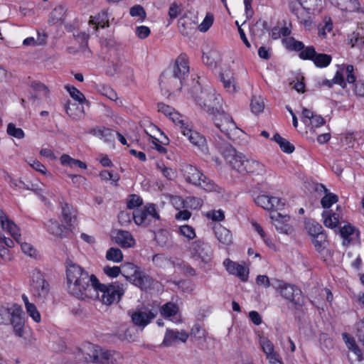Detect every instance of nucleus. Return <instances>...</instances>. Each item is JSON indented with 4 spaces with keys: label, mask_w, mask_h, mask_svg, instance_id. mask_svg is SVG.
Segmentation results:
<instances>
[{
    "label": "nucleus",
    "mask_w": 364,
    "mask_h": 364,
    "mask_svg": "<svg viewBox=\"0 0 364 364\" xmlns=\"http://www.w3.org/2000/svg\"><path fill=\"white\" fill-rule=\"evenodd\" d=\"M196 101L211 117L215 126L230 138V133L237 127L232 117L223 110L220 95L213 91L202 90Z\"/></svg>",
    "instance_id": "f257e3e1"
},
{
    "label": "nucleus",
    "mask_w": 364,
    "mask_h": 364,
    "mask_svg": "<svg viewBox=\"0 0 364 364\" xmlns=\"http://www.w3.org/2000/svg\"><path fill=\"white\" fill-rule=\"evenodd\" d=\"M65 264L69 293L78 299H84L88 296L87 291L94 288V277H97L94 274L89 275L82 267L70 259H67Z\"/></svg>",
    "instance_id": "f03ea898"
},
{
    "label": "nucleus",
    "mask_w": 364,
    "mask_h": 364,
    "mask_svg": "<svg viewBox=\"0 0 364 364\" xmlns=\"http://www.w3.org/2000/svg\"><path fill=\"white\" fill-rule=\"evenodd\" d=\"M219 152L223 156L226 161L237 172L262 175L265 173V168L259 161L246 159L245 156L239 153L228 143L215 142Z\"/></svg>",
    "instance_id": "7ed1b4c3"
},
{
    "label": "nucleus",
    "mask_w": 364,
    "mask_h": 364,
    "mask_svg": "<svg viewBox=\"0 0 364 364\" xmlns=\"http://www.w3.org/2000/svg\"><path fill=\"white\" fill-rule=\"evenodd\" d=\"M83 354L87 362L99 364H122V355L117 351L106 350L88 343L84 346Z\"/></svg>",
    "instance_id": "20e7f679"
},
{
    "label": "nucleus",
    "mask_w": 364,
    "mask_h": 364,
    "mask_svg": "<svg viewBox=\"0 0 364 364\" xmlns=\"http://www.w3.org/2000/svg\"><path fill=\"white\" fill-rule=\"evenodd\" d=\"M182 172L187 183L203 188L206 192L221 193L223 188L213 180L205 176L196 166L186 164L183 166Z\"/></svg>",
    "instance_id": "39448f33"
},
{
    "label": "nucleus",
    "mask_w": 364,
    "mask_h": 364,
    "mask_svg": "<svg viewBox=\"0 0 364 364\" xmlns=\"http://www.w3.org/2000/svg\"><path fill=\"white\" fill-rule=\"evenodd\" d=\"M97 292H100V299L104 304L111 305L118 303L125 292L124 284L119 282H114L109 284L100 282L97 277H94V288Z\"/></svg>",
    "instance_id": "423d86ee"
},
{
    "label": "nucleus",
    "mask_w": 364,
    "mask_h": 364,
    "mask_svg": "<svg viewBox=\"0 0 364 364\" xmlns=\"http://www.w3.org/2000/svg\"><path fill=\"white\" fill-rule=\"evenodd\" d=\"M272 287L279 291L280 295L289 301L295 309H299L304 305V298L302 291L296 286L276 280V284H273Z\"/></svg>",
    "instance_id": "0eeeda50"
},
{
    "label": "nucleus",
    "mask_w": 364,
    "mask_h": 364,
    "mask_svg": "<svg viewBox=\"0 0 364 364\" xmlns=\"http://www.w3.org/2000/svg\"><path fill=\"white\" fill-rule=\"evenodd\" d=\"M133 220L136 225L148 227L153 222L159 220L160 216L154 204H148L143 208L134 209L132 213Z\"/></svg>",
    "instance_id": "6e6552de"
},
{
    "label": "nucleus",
    "mask_w": 364,
    "mask_h": 364,
    "mask_svg": "<svg viewBox=\"0 0 364 364\" xmlns=\"http://www.w3.org/2000/svg\"><path fill=\"white\" fill-rule=\"evenodd\" d=\"M282 43L287 50L299 52V57L304 60L313 61L317 53L313 46H305L302 41H297L294 37L282 39Z\"/></svg>",
    "instance_id": "1a4fd4ad"
},
{
    "label": "nucleus",
    "mask_w": 364,
    "mask_h": 364,
    "mask_svg": "<svg viewBox=\"0 0 364 364\" xmlns=\"http://www.w3.org/2000/svg\"><path fill=\"white\" fill-rule=\"evenodd\" d=\"M188 251L192 258L201 259L205 264L209 263L213 256L210 245L202 239H198L191 242Z\"/></svg>",
    "instance_id": "9d476101"
},
{
    "label": "nucleus",
    "mask_w": 364,
    "mask_h": 364,
    "mask_svg": "<svg viewBox=\"0 0 364 364\" xmlns=\"http://www.w3.org/2000/svg\"><path fill=\"white\" fill-rule=\"evenodd\" d=\"M157 314L158 312L156 309L144 306L137 308L133 311L131 318L134 325L142 330L156 317Z\"/></svg>",
    "instance_id": "9b49d317"
},
{
    "label": "nucleus",
    "mask_w": 364,
    "mask_h": 364,
    "mask_svg": "<svg viewBox=\"0 0 364 364\" xmlns=\"http://www.w3.org/2000/svg\"><path fill=\"white\" fill-rule=\"evenodd\" d=\"M31 284L33 295L38 299H45L49 293V284L43 274L38 270H33L31 274Z\"/></svg>",
    "instance_id": "f8f14e48"
},
{
    "label": "nucleus",
    "mask_w": 364,
    "mask_h": 364,
    "mask_svg": "<svg viewBox=\"0 0 364 364\" xmlns=\"http://www.w3.org/2000/svg\"><path fill=\"white\" fill-rule=\"evenodd\" d=\"M185 124L180 126L181 133L185 136H187L188 141L194 146H197L198 149L205 151L208 149L206 139L204 136L199 132L194 131L191 127V123L187 119Z\"/></svg>",
    "instance_id": "ddd939ff"
},
{
    "label": "nucleus",
    "mask_w": 364,
    "mask_h": 364,
    "mask_svg": "<svg viewBox=\"0 0 364 364\" xmlns=\"http://www.w3.org/2000/svg\"><path fill=\"white\" fill-rule=\"evenodd\" d=\"M159 85L162 90L166 93H171L175 90H180L183 81L168 70H166L160 76Z\"/></svg>",
    "instance_id": "4468645a"
},
{
    "label": "nucleus",
    "mask_w": 364,
    "mask_h": 364,
    "mask_svg": "<svg viewBox=\"0 0 364 364\" xmlns=\"http://www.w3.org/2000/svg\"><path fill=\"white\" fill-rule=\"evenodd\" d=\"M255 203L265 210H282L285 205L284 200L267 195H260L255 198Z\"/></svg>",
    "instance_id": "2eb2a0df"
},
{
    "label": "nucleus",
    "mask_w": 364,
    "mask_h": 364,
    "mask_svg": "<svg viewBox=\"0 0 364 364\" xmlns=\"http://www.w3.org/2000/svg\"><path fill=\"white\" fill-rule=\"evenodd\" d=\"M168 71L184 81L189 74L188 57L187 55L185 53L179 55L175 60L173 68Z\"/></svg>",
    "instance_id": "dca6fc26"
},
{
    "label": "nucleus",
    "mask_w": 364,
    "mask_h": 364,
    "mask_svg": "<svg viewBox=\"0 0 364 364\" xmlns=\"http://www.w3.org/2000/svg\"><path fill=\"white\" fill-rule=\"evenodd\" d=\"M157 107L159 112L168 117L176 126H183L185 124L184 122L188 119L185 116L176 111L173 107L163 102L158 103Z\"/></svg>",
    "instance_id": "f3484780"
},
{
    "label": "nucleus",
    "mask_w": 364,
    "mask_h": 364,
    "mask_svg": "<svg viewBox=\"0 0 364 364\" xmlns=\"http://www.w3.org/2000/svg\"><path fill=\"white\" fill-rule=\"evenodd\" d=\"M223 264L230 274L237 276L242 282L247 281L249 271L243 265L233 262L230 259H225L223 262Z\"/></svg>",
    "instance_id": "a211bd4d"
},
{
    "label": "nucleus",
    "mask_w": 364,
    "mask_h": 364,
    "mask_svg": "<svg viewBox=\"0 0 364 364\" xmlns=\"http://www.w3.org/2000/svg\"><path fill=\"white\" fill-rule=\"evenodd\" d=\"M188 338V334L185 331H178L167 329L163 341V344L165 346H171L175 345L178 342L185 343Z\"/></svg>",
    "instance_id": "6ab92c4d"
},
{
    "label": "nucleus",
    "mask_w": 364,
    "mask_h": 364,
    "mask_svg": "<svg viewBox=\"0 0 364 364\" xmlns=\"http://www.w3.org/2000/svg\"><path fill=\"white\" fill-rule=\"evenodd\" d=\"M270 218L279 232L285 234L288 233V231L290 229V227L288 225V222L290 219L289 215H283L277 212H272L270 213Z\"/></svg>",
    "instance_id": "aec40b11"
},
{
    "label": "nucleus",
    "mask_w": 364,
    "mask_h": 364,
    "mask_svg": "<svg viewBox=\"0 0 364 364\" xmlns=\"http://www.w3.org/2000/svg\"><path fill=\"white\" fill-rule=\"evenodd\" d=\"M154 282V279L141 270L134 278H132L131 282L134 286L144 291L151 289Z\"/></svg>",
    "instance_id": "412c9836"
},
{
    "label": "nucleus",
    "mask_w": 364,
    "mask_h": 364,
    "mask_svg": "<svg viewBox=\"0 0 364 364\" xmlns=\"http://www.w3.org/2000/svg\"><path fill=\"white\" fill-rule=\"evenodd\" d=\"M88 23L94 25V29L97 31L100 28H105L109 26L108 13L105 10H102L95 16H91Z\"/></svg>",
    "instance_id": "4be33fe9"
},
{
    "label": "nucleus",
    "mask_w": 364,
    "mask_h": 364,
    "mask_svg": "<svg viewBox=\"0 0 364 364\" xmlns=\"http://www.w3.org/2000/svg\"><path fill=\"white\" fill-rule=\"evenodd\" d=\"M46 225L50 234L60 238L67 237L68 230L70 229L68 227L67 228L63 225L59 224L55 219L50 220Z\"/></svg>",
    "instance_id": "5701e85b"
},
{
    "label": "nucleus",
    "mask_w": 364,
    "mask_h": 364,
    "mask_svg": "<svg viewBox=\"0 0 364 364\" xmlns=\"http://www.w3.org/2000/svg\"><path fill=\"white\" fill-rule=\"evenodd\" d=\"M61 215L63 221L66 223L67 226L71 229L73 228V223L75 220L76 216L74 214L75 210L72 205L67 202H60Z\"/></svg>",
    "instance_id": "b1692460"
},
{
    "label": "nucleus",
    "mask_w": 364,
    "mask_h": 364,
    "mask_svg": "<svg viewBox=\"0 0 364 364\" xmlns=\"http://www.w3.org/2000/svg\"><path fill=\"white\" fill-rule=\"evenodd\" d=\"M331 4L342 11L354 12L359 11L358 0H328Z\"/></svg>",
    "instance_id": "393cba45"
},
{
    "label": "nucleus",
    "mask_w": 364,
    "mask_h": 364,
    "mask_svg": "<svg viewBox=\"0 0 364 364\" xmlns=\"http://www.w3.org/2000/svg\"><path fill=\"white\" fill-rule=\"evenodd\" d=\"M214 232L218 240L224 245H229L232 242V235L231 232L218 224L214 227Z\"/></svg>",
    "instance_id": "a878e982"
},
{
    "label": "nucleus",
    "mask_w": 364,
    "mask_h": 364,
    "mask_svg": "<svg viewBox=\"0 0 364 364\" xmlns=\"http://www.w3.org/2000/svg\"><path fill=\"white\" fill-rule=\"evenodd\" d=\"M115 242L122 247H131L134 245V239L131 233L126 230H118L115 236Z\"/></svg>",
    "instance_id": "bb28decb"
},
{
    "label": "nucleus",
    "mask_w": 364,
    "mask_h": 364,
    "mask_svg": "<svg viewBox=\"0 0 364 364\" xmlns=\"http://www.w3.org/2000/svg\"><path fill=\"white\" fill-rule=\"evenodd\" d=\"M261 346L267 358L271 363L279 362V354L274 351L273 343L267 338L261 340Z\"/></svg>",
    "instance_id": "cd10ccee"
},
{
    "label": "nucleus",
    "mask_w": 364,
    "mask_h": 364,
    "mask_svg": "<svg viewBox=\"0 0 364 364\" xmlns=\"http://www.w3.org/2000/svg\"><path fill=\"white\" fill-rule=\"evenodd\" d=\"M10 321L14 326L15 333L18 336H22L23 333L24 321L18 311H13L10 314Z\"/></svg>",
    "instance_id": "c85d7f7f"
},
{
    "label": "nucleus",
    "mask_w": 364,
    "mask_h": 364,
    "mask_svg": "<svg viewBox=\"0 0 364 364\" xmlns=\"http://www.w3.org/2000/svg\"><path fill=\"white\" fill-rule=\"evenodd\" d=\"M120 267L122 274L130 282L132 278H134L141 271L139 267L131 262L124 263Z\"/></svg>",
    "instance_id": "c756f323"
},
{
    "label": "nucleus",
    "mask_w": 364,
    "mask_h": 364,
    "mask_svg": "<svg viewBox=\"0 0 364 364\" xmlns=\"http://www.w3.org/2000/svg\"><path fill=\"white\" fill-rule=\"evenodd\" d=\"M312 242L314 245L316 250L320 254L323 255L326 249L328 241L327 235L325 232L316 235L311 238Z\"/></svg>",
    "instance_id": "7c9ffc66"
},
{
    "label": "nucleus",
    "mask_w": 364,
    "mask_h": 364,
    "mask_svg": "<svg viewBox=\"0 0 364 364\" xmlns=\"http://www.w3.org/2000/svg\"><path fill=\"white\" fill-rule=\"evenodd\" d=\"M220 80L223 84L224 88L230 93H234L237 91L235 79L232 74L229 73H224L220 74Z\"/></svg>",
    "instance_id": "2f4dec72"
},
{
    "label": "nucleus",
    "mask_w": 364,
    "mask_h": 364,
    "mask_svg": "<svg viewBox=\"0 0 364 364\" xmlns=\"http://www.w3.org/2000/svg\"><path fill=\"white\" fill-rule=\"evenodd\" d=\"M123 61L117 55L115 58L112 59L109 62V65L106 68V75L110 77L118 74L121 68L122 67Z\"/></svg>",
    "instance_id": "473e14b6"
},
{
    "label": "nucleus",
    "mask_w": 364,
    "mask_h": 364,
    "mask_svg": "<svg viewBox=\"0 0 364 364\" xmlns=\"http://www.w3.org/2000/svg\"><path fill=\"white\" fill-rule=\"evenodd\" d=\"M91 133L106 141H112L114 139V132L112 129L106 127L93 129Z\"/></svg>",
    "instance_id": "72a5a7b5"
},
{
    "label": "nucleus",
    "mask_w": 364,
    "mask_h": 364,
    "mask_svg": "<svg viewBox=\"0 0 364 364\" xmlns=\"http://www.w3.org/2000/svg\"><path fill=\"white\" fill-rule=\"evenodd\" d=\"M156 167L163 176L168 181H173L176 177V172L171 167L166 166L163 161H159L156 163Z\"/></svg>",
    "instance_id": "f704fd0d"
},
{
    "label": "nucleus",
    "mask_w": 364,
    "mask_h": 364,
    "mask_svg": "<svg viewBox=\"0 0 364 364\" xmlns=\"http://www.w3.org/2000/svg\"><path fill=\"white\" fill-rule=\"evenodd\" d=\"M1 228L9 232L17 242H20V230L14 221L8 219L6 222H4V228Z\"/></svg>",
    "instance_id": "c9c22d12"
},
{
    "label": "nucleus",
    "mask_w": 364,
    "mask_h": 364,
    "mask_svg": "<svg viewBox=\"0 0 364 364\" xmlns=\"http://www.w3.org/2000/svg\"><path fill=\"white\" fill-rule=\"evenodd\" d=\"M305 228L311 238L325 232L321 225L314 220L306 221L305 223Z\"/></svg>",
    "instance_id": "e433bc0d"
},
{
    "label": "nucleus",
    "mask_w": 364,
    "mask_h": 364,
    "mask_svg": "<svg viewBox=\"0 0 364 364\" xmlns=\"http://www.w3.org/2000/svg\"><path fill=\"white\" fill-rule=\"evenodd\" d=\"M272 139L279 145L280 149L284 153L291 154L295 149L294 146L292 144L281 136L278 133H276L274 135Z\"/></svg>",
    "instance_id": "4c0bfd02"
},
{
    "label": "nucleus",
    "mask_w": 364,
    "mask_h": 364,
    "mask_svg": "<svg viewBox=\"0 0 364 364\" xmlns=\"http://www.w3.org/2000/svg\"><path fill=\"white\" fill-rule=\"evenodd\" d=\"M178 310V306L173 302H167L159 309L160 314L166 318L175 316Z\"/></svg>",
    "instance_id": "58836bf2"
},
{
    "label": "nucleus",
    "mask_w": 364,
    "mask_h": 364,
    "mask_svg": "<svg viewBox=\"0 0 364 364\" xmlns=\"http://www.w3.org/2000/svg\"><path fill=\"white\" fill-rule=\"evenodd\" d=\"M332 61V56L326 53H318L315 55L313 63L316 68H323L328 66Z\"/></svg>",
    "instance_id": "ea45409f"
},
{
    "label": "nucleus",
    "mask_w": 364,
    "mask_h": 364,
    "mask_svg": "<svg viewBox=\"0 0 364 364\" xmlns=\"http://www.w3.org/2000/svg\"><path fill=\"white\" fill-rule=\"evenodd\" d=\"M322 215L324 218L323 223L326 227L331 229L337 227L339 223V217L338 214L324 211Z\"/></svg>",
    "instance_id": "a19ab883"
},
{
    "label": "nucleus",
    "mask_w": 364,
    "mask_h": 364,
    "mask_svg": "<svg viewBox=\"0 0 364 364\" xmlns=\"http://www.w3.org/2000/svg\"><path fill=\"white\" fill-rule=\"evenodd\" d=\"M355 228L350 224H347L340 228L339 232L341 236L343 238V245H348L350 242L351 238L350 237L353 235L355 232Z\"/></svg>",
    "instance_id": "79ce46f5"
},
{
    "label": "nucleus",
    "mask_w": 364,
    "mask_h": 364,
    "mask_svg": "<svg viewBox=\"0 0 364 364\" xmlns=\"http://www.w3.org/2000/svg\"><path fill=\"white\" fill-rule=\"evenodd\" d=\"M106 259L114 262H120L123 260V254L117 247H110L106 252Z\"/></svg>",
    "instance_id": "37998d69"
},
{
    "label": "nucleus",
    "mask_w": 364,
    "mask_h": 364,
    "mask_svg": "<svg viewBox=\"0 0 364 364\" xmlns=\"http://www.w3.org/2000/svg\"><path fill=\"white\" fill-rule=\"evenodd\" d=\"M176 232L183 235L188 240L194 239L196 237V231L192 226L188 225H181L178 228Z\"/></svg>",
    "instance_id": "c03bdc74"
},
{
    "label": "nucleus",
    "mask_w": 364,
    "mask_h": 364,
    "mask_svg": "<svg viewBox=\"0 0 364 364\" xmlns=\"http://www.w3.org/2000/svg\"><path fill=\"white\" fill-rule=\"evenodd\" d=\"M65 88L69 92L70 97L80 104L87 102L85 95L76 87L70 85H65Z\"/></svg>",
    "instance_id": "a18cd8bd"
},
{
    "label": "nucleus",
    "mask_w": 364,
    "mask_h": 364,
    "mask_svg": "<svg viewBox=\"0 0 364 364\" xmlns=\"http://www.w3.org/2000/svg\"><path fill=\"white\" fill-rule=\"evenodd\" d=\"M250 107L252 112L255 114H259L262 112L264 108L263 100L260 97L254 96L251 100Z\"/></svg>",
    "instance_id": "49530a36"
},
{
    "label": "nucleus",
    "mask_w": 364,
    "mask_h": 364,
    "mask_svg": "<svg viewBox=\"0 0 364 364\" xmlns=\"http://www.w3.org/2000/svg\"><path fill=\"white\" fill-rule=\"evenodd\" d=\"M338 197L337 195L329 193H326L321 200V206L323 208H329L333 204L337 203Z\"/></svg>",
    "instance_id": "de8ad7c7"
},
{
    "label": "nucleus",
    "mask_w": 364,
    "mask_h": 364,
    "mask_svg": "<svg viewBox=\"0 0 364 364\" xmlns=\"http://www.w3.org/2000/svg\"><path fill=\"white\" fill-rule=\"evenodd\" d=\"M178 28L182 35L188 36L192 30V24L190 20L186 18H181L178 20Z\"/></svg>",
    "instance_id": "09e8293b"
},
{
    "label": "nucleus",
    "mask_w": 364,
    "mask_h": 364,
    "mask_svg": "<svg viewBox=\"0 0 364 364\" xmlns=\"http://www.w3.org/2000/svg\"><path fill=\"white\" fill-rule=\"evenodd\" d=\"M7 134L16 139H23L25 136L24 132L21 128H17L14 124L9 123L7 125Z\"/></svg>",
    "instance_id": "8fccbe9b"
},
{
    "label": "nucleus",
    "mask_w": 364,
    "mask_h": 364,
    "mask_svg": "<svg viewBox=\"0 0 364 364\" xmlns=\"http://www.w3.org/2000/svg\"><path fill=\"white\" fill-rule=\"evenodd\" d=\"M26 309L27 314L33 319L34 321L37 323L41 321V314L33 304H26Z\"/></svg>",
    "instance_id": "3c124183"
},
{
    "label": "nucleus",
    "mask_w": 364,
    "mask_h": 364,
    "mask_svg": "<svg viewBox=\"0 0 364 364\" xmlns=\"http://www.w3.org/2000/svg\"><path fill=\"white\" fill-rule=\"evenodd\" d=\"M129 14L132 17H139L141 21L146 18V11L141 5H135L130 9Z\"/></svg>",
    "instance_id": "603ef678"
},
{
    "label": "nucleus",
    "mask_w": 364,
    "mask_h": 364,
    "mask_svg": "<svg viewBox=\"0 0 364 364\" xmlns=\"http://www.w3.org/2000/svg\"><path fill=\"white\" fill-rule=\"evenodd\" d=\"M100 91L101 94L111 100H116L117 99V95L116 92L109 85H102Z\"/></svg>",
    "instance_id": "864d4df0"
},
{
    "label": "nucleus",
    "mask_w": 364,
    "mask_h": 364,
    "mask_svg": "<svg viewBox=\"0 0 364 364\" xmlns=\"http://www.w3.org/2000/svg\"><path fill=\"white\" fill-rule=\"evenodd\" d=\"M143 203L142 198L136 194H132L130 196V198L127 201V207L128 209H134L141 206Z\"/></svg>",
    "instance_id": "5fc2aeb1"
},
{
    "label": "nucleus",
    "mask_w": 364,
    "mask_h": 364,
    "mask_svg": "<svg viewBox=\"0 0 364 364\" xmlns=\"http://www.w3.org/2000/svg\"><path fill=\"white\" fill-rule=\"evenodd\" d=\"M213 16L210 14H207L201 23L198 26V29L201 32H206L213 23Z\"/></svg>",
    "instance_id": "6e6d98bb"
},
{
    "label": "nucleus",
    "mask_w": 364,
    "mask_h": 364,
    "mask_svg": "<svg viewBox=\"0 0 364 364\" xmlns=\"http://www.w3.org/2000/svg\"><path fill=\"white\" fill-rule=\"evenodd\" d=\"M103 272L108 277L111 278H115L122 274L121 267L117 266L110 267V266H105L103 267Z\"/></svg>",
    "instance_id": "4d7b16f0"
},
{
    "label": "nucleus",
    "mask_w": 364,
    "mask_h": 364,
    "mask_svg": "<svg viewBox=\"0 0 364 364\" xmlns=\"http://www.w3.org/2000/svg\"><path fill=\"white\" fill-rule=\"evenodd\" d=\"M100 176L102 181H112L115 183V186H117V181L119 180V176L118 175H113L112 172L107 170H103L100 173Z\"/></svg>",
    "instance_id": "13d9d810"
},
{
    "label": "nucleus",
    "mask_w": 364,
    "mask_h": 364,
    "mask_svg": "<svg viewBox=\"0 0 364 364\" xmlns=\"http://www.w3.org/2000/svg\"><path fill=\"white\" fill-rule=\"evenodd\" d=\"M206 216L213 221H222L225 219V213L222 210L209 211Z\"/></svg>",
    "instance_id": "bf43d9fd"
},
{
    "label": "nucleus",
    "mask_w": 364,
    "mask_h": 364,
    "mask_svg": "<svg viewBox=\"0 0 364 364\" xmlns=\"http://www.w3.org/2000/svg\"><path fill=\"white\" fill-rule=\"evenodd\" d=\"M132 219V213L127 211H121L118 214V220L122 225H127L131 223Z\"/></svg>",
    "instance_id": "052dcab7"
},
{
    "label": "nucleus",
    "mask_w": 364,
    "mask_h": 364,
    "mask_svg": "<svg viewBox=\"0 0 364 364\" xmlns=\"http://www.w3.org/2000/svg\"><path fill=\"white\" fill-rule=\"evenodd\" d=\"M321 0H304L301 6L307 10H316L318 6H321Z\"/></svg>",
    "instance_id": "680f3d73"
},
{
    "label": "nucleus",
    "mask_w": 364,
    "mask_h": 364,
    "mask_svg": "<svg viewBox=\"0 0 364 364\" xmlns=\"http://www.w3.org/2000/svg\"><path fill=\"white\" fill-rule=\"evenodd\" d=\"M354 68L352 65H348L346 68V83L353 84V85L356 83L355 76L353 74Z\"/></svg>",
    "instance_id": "e2e57ef3"
},
{
    "label": "nucleus",
    "mask_w": 364,
    "mask_h": 364,
    "mask_svg": "<svg viewBox=\"0 0 364 364\" xmlns=\"http://www.w3.org/2000/svg\"><path fill=\"white\" fill-rule=\"evenodd\" d=\"M333 81L334 84L339 85L342 88L346 87V82L344 79V75L342 71L337 70L333 78Z\"/></svg>",
    "instance_id": "0e129e2a"
},
{
    "label": "nucleus",
    "mask_w": 364,
    "mask_h": 364,
    "mask_svg": "<svg viewBox=\"0 0 364 364\" xmlns=\"http://www.w3.org/2000/svg\"><path fill=\"white\" fill-rule=\"evenodd\" d=\"M151 33L149 27L145 26H140L136 28V34L141 39L146 38Z\"/></svg>",
    "instance_id": "69168bd1"
},
{
    "label": "nucleus",
    "mask_w": 364,
    "mask_h": 364,
    "mask_svg": "<svg viewBox=\"0 0 364 364\" xmlns=\"http://www.w3.org/2000/svg\"><path fill=\"white\" fill-rule=\"evenodd\" d=\"M187 203L190 208L193 209H198L203 205V200L200 198L197 197H188Z\"/></svg>",
    "instance_id": "338daca9"
},
{
    "label": "nucleus",
    "mask_w": 364,
    "mask_h": 364,
    "mask_svg": "<svg viewBox=\"0 0 364 364\" xmlns=\"http://www.w3.org/2000/svg\"><path fill=\"white\" fill-rule=\"evenodd\" d=\"M354 93L359 97H364V82L358 81L354 85Z\"/></svg>",
    "instance_id": "774afa93"
}]
</instances>
